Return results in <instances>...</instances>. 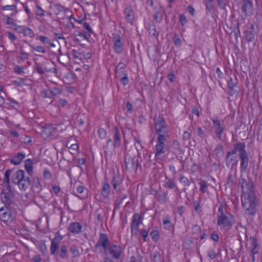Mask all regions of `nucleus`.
<instances>
[{"label": "nucleus", "mask_w": 262, "mask_h": 262, "mask_svg": "<svg viewBox=\"0 0 262 262\" xmlns=\"http://www.w3.org/2000/svg\"><path fill=\"white\" fill-rule=\"evenodd\" d=\"M239 184L242 189L241 202L242 207L247 215L254 216L257 211L259 199L256 194L254 183L241 177Z\"/></svg>", "instance_id": "obj_1"}, {"label": "nucleus", "mask_w": 262, "mask_h": 262, "mask_svg": "<svg viewBox=\"0 0 262 262\" xmlns=\"http://www.w3.org/2000/svg\"><path fill=\"white\" fill-rule=\"evenodd\" d=\"M12 182L18 185L21 191H25L30 185V179L25 176L23 170H17L12 176Z\"/></svg>", "instance_id": "obj_2"}, {"label": "nucleus", "mask_w": 262, "mask_h": 262, "mask_svg": "<svg viewBox=\"0 0 262 262\" xmlns=\"http://www.w3.org/2000/svg\"><path fill=\"white\" fill-rule=\"evenodd\" d=\"M226 212L225 207L222 204H220L218 209L217 225L223 228L230 227L232 225V215L228 216Z\"/></svg>", "instance_id": "obj_3"}, {"label": "nucleus", "mask_w": 262, "mask_h": 262, "mask_svg": "<svg viewBox=\"0 0 262 262\" xmlns=\"http://www.w3.org/2000/svg\"><path fill=\"white\" fill-rule=\"evenodd\" d=\"M155 129L158 136H164L166 138L169 133V129L163 117L159 116L154 119Z\"/></svg>", "instance_id": "obj_4"}, {"label": "nucleus", "mask_w": 262, "mask_h": 262, "mask_svg": "<svg viewBox=\"0 0 262 262\" xmlns=\"http://www.w3.org/2000/svg\"><path fill=\"white\" fill-rule=\"evenodd\" d=\"M110 241L107 234L100 233L99 234V238L96 245L95 246L94 251L99 250L100 252L102 251V249L105 252H107V249L110 246Z\"/></svg>", "instance_id": "obj_5"}, {"label": "nucleus", "mask_w": 262, "mask_h": 262, "mask_svg": "<svg viewBox=\"0 0 262 262\" xmlns=\"http://www.w3.org/2000/svg\"><path fill=\"white\" fill-rule=\"evenodd\" d=\"M167 140L164 136L160 135L157 138V143L156 145L155 158L161 159V155L165 154L167 147L165 144Z\"/></svg>", "instance_id": "obj_6"}, {"label": "nucleus", "mask_w": 262, "mask_h": 262, "mask_svg": "<svg viewBox=\"0 0 262 262\" xmlns=\"http://www.w3.org/2000/svg\"><path fill=\"white\" fill-rule=\"evenodd\" d=\"M15 219L10 208L7 205L0 208V220L5 223H10Z\"/></svg>", "instance_id": "obj_7"}, {"label": "nucleus", "mask_w": 262, "mask_h": 262, "mask_svg": "<svg viewBox=\"0 0 262 262\" xmlns=\"http://www.w3.org/2000/svg\"><path fill=\"white\" fill-rule=\"evenodd\" d=\"M112 39L114 45L113 49L115 52L118 54L122 53L124 51V43L120 35L117 32L113 33Z\"/></svg>", "instance_id": "obj_8"}, {"label": "nucleus", "mask_w": 262, "mask_h": 262, "mask_svg": "<svg viewBox=\"0 0 262 262\" xmlns=\"http://www.w3.org/2000/svg\"><path fill=\"white\" fill-rule=\"evenodd\" d=\"M114 139L115 140L114 143L111 145V148H108L107 146H105L104 148V152L108 154H112V152L115 150L116 147H119L121 145V139L120 136L119 131L118 128L117 127H115L114 128Z\"/></svg>", "instance_id": "obj_9"}, {"label": "nucleus", "mask_w": 262, "mask_h": 262, "mask_svg": "<svg viewBox=\"0 0 262 262\" xmlns=\"http://www.w3.org/2000/svg\"><path fill=\"white\" fill-rule=\"evenodd\" d=\"M62 239L63 236L59 232H57L55 237L51 242L50 251L52 255H55L58 253L59 245Z\"/></svg>", "instance_id": "obj_10"}, {"label": "nucleus", "mask_w": 262, "mask_h": 262, "mask_svg": "<svg viewBox=\"0 0 262 262\" xmlns=\"http://www.w3.org/2000/svg\"><path fill=\"white\" fill-rule=\"evenodd\" d=\"M123 250L122 247L118 245H111L107 249V251L109 252L112 257L116 259L121 257Z\"/></svg>", "instance_id": "obj_11"}, {"label": "nucleus", "mask_w": 262, "mask_h": 262, "mask_svg": "<svg viewBox=\"0 0 262 262\" xmlns=\"http://www.w3.org/2000/svg\"><path fill=\"white\" fill-rule=\"evenodd\" d=\"M234 154L231 151H228L226 157V165L228 167L232 169L235 165H236L238 162L237 157L234 156Z\"/></svg>", "instance_id": "obj_12"}, {"label": "nucleus", "mask_w": 262, "mask_h": 262, "mask_svg": "<svg viewBox=\"0 0 262 262\" xmlns=\"http://www.w3.org/2000/svg\"><path fill=\"white\" fill-rule=\"evenodd\" d=\"M212 122L216 136L219 140H221L222 139V135L224 130V128L221 124L220 121L219 119H212Z\"/></svg>", "instance_id": "obj_13"}, {"label": "nucleus", "mask_w": 262, "mask_h": 262, "mask_svg": "<svg viewBox=\"0 0 262 262\" xmlns=\"http://www.w3.org/2000/svg\"><path fill=\"white\" fill-rule=\"evenodd\" d=\"M239 157L241 160V172H245L249 165L248 154L247 152L245 154H241Z\"/></svg>", "instance_id": "obj_14"}, {"label": "nucleus", "mask_w": 262, "mask_h": 262, "mask_svg": "<svg viewBox=\"0 0 262 262\" xmlns=\"http://www.w3.org/2000/svg\"><path fill=\"white\" fill-rule=\"evenodd\" d=\"M124 14L127 23L133 25L135 19V13L133 8L130 6L126 7L124 10Z\"/></svg>", "instance_id": "obj_15"}, {"label": "nucleus", "mask_w": 262, "mask_h": 262, "mask_svg": "<svg viewBox=\"0 0 262 262\" xmlns=\"http://www.w3.org/2000/svg\"><path fill=\"white\" fill-rule=\"evenodd\" d=\"M245 144L243 142H238L233 145V149L230 151L231 153L236 155L238 152L239 156L247 152L245 149Z\"/></svg>", "instance_id": "obj_16"}, {"label": "nucleus", "mask_w": 262, "mask_h": 262, "mask_svg": "<svg viewBox=\"0 0 262 262\" xmlns=\"http://www.w3.org/2000/svg\"><path fill=\"white\" fill-rule=\"evenodd\" d=\"M242 9L246 16L250 13L253 9L252 0H243Z\"/></svg>", "instance_id": "obj_17"}, {"label": "nucleus", "mask_w": 262, "mask_h": 262, "mask_svg": "<svg viewBox=\"0 0 262 262\" xmlns=\"http://www.w3.org/2000/svg\"><path fill=\"white\" fill-rule=\"evenodd\" d=\"M82 225L78 222H73L69 224L68 230L74 234H78L81 232Z\"/></svg>", "instance_id": "obj_18"}, {"label": "nucleus", "mask_w": 262, "mask_h": 262, "mask_svg": "<svg viewBox=\"0 0 262 262\" xmlns=\"http://www.w3.org/2000/svg\"><path fill=\"white\" fill-rule=\"evenodd\" d=\"M26 155L24 153L18 152L10 160V163L15 165L20 164L25 158Z\"/></svg>", "instance_id": "obj_19"}, {"label": "nucleus", "mask_w": 262, "mask_h": 262, "mask_svg": "<svg viewBox=\"0 0 262 262\" xmlns=\"http://www.w3.org/2000/svg\"><path fill=\"white\" fill-rule=\"evenodd\" d=\"M111 192V187L106 181L102 182V186L101 191V194L105 198H108Z\"/></svg>", "instance_id": "obj_20"}, {"label": "nucleus", "mask_w": 262, "mask_h": 262, "mask_svg": "<svg viewBox=\"0 0 262 262\" xmlns=\"http://www.w3.org/2000/svg\"><path fill=\"white\" fill-rule=\"evenodd\" d=\"M52 9L56 15L59 14L60 12L64 11L65 14H71V11L68 9H65L59 4H55L53 5Z\"/></svg>", "instance_id": "obj_21"}, {"label": "nucleus", "mask_w": 262, "mask_h": 262, "mask_svg": "<svg viewBox=\"0 0 262 262\" xmlns=\"http://www.w3.org/2000/svg\"><path fill=\"white\" fill-rule=\"evenodd\" d=\"M250 240L251 242L250 248L252 255L257 254L258 252L257 250L258 244L257 239L255 237L251 236L250 237Z\"/></svg>", "instance_id": "obj_22"}, {"label": "nucleus", "mask_w": 262, "mask_h": 262, "mask_svg": "<svg viewBox=\"0 0 262 262\" xmlns=\"http://www.w3.org/2000/svg\"><path fill=\"white\" fill-rule=\"evenodd\" d=\"M25 169L29 175L33 173V160L31 159H27L25 162Z\"/></svg>", "instance_id": "obj_23"}, {"label": "nucleus", "mask_w": 262, "mask_h": 262, "mask_svg": "<svg viewBox=\"0 0 262 262\" xmlns=\"http://www.w3.org/2000/svg\"><path fill=\"white\" fill-rule=\"evenodd\" d=\"M11 169L6 170V171H5V178H4V183L5 184V185L7 187V190H8L9 191H10L9 177L11 174Z\"/></svg>", "instance_id": "obj_24"}, {"label": "nucleus", "mask_w": 262, "mask_h": 262, "mask_svg": "<svg viewBox=\"0 0 262 262\" xmlns=\"http://www.w3.org/2000/svg\"><path fill=\"white\" fill-rule=\"evenodd\" d=\"M126 67V65L125 63L120 62L117 65L116 68V77H121V72L124 71Z\"/></svg>", "instance_id": "obj_25"}, {"label": "nucleus", "mask_w": 262, "mask_h": 262, "mask_svg": "<svg viewBox=\"0 0 262 262\" xmlns=\"http://www.w3.org/2000/svg\"><path fill=\"white\" fill-rule=\"evenodd\" d=\"M121 76L118 77V78H120L121 83L124 85L125 86L129 83V80L127 77V73L126 71H123L121 72Z\"/></svg>", "instance_id": "obj_26"}, {"label": "nucleus", "mask_w": 262, "mask_h": 262, "mask_svg": "<svg viewBox=\"0 0 262 262\" xmlns=\"http://www.w3.org/2000/svg\"><path fill=\"white\" fill-rule=\"evenodd\" d=\"M163 223L164 228L166 230H169L171 229L172 224L170 220V217L168 216L163 218Z\"/></svg>", "instance_id": "obj_27"}, {"label": "nucleus", "mask_w": 262, "mask_h": 262, "mask_svg": "<svg viewBox=\"0 0 262 262\" xmlns=\"http://www.w3.org/2000/svg\"><path fill=\"white\" fill-rule=\"evenodd\" d=\"M58 252L61 258L65 259L68 257V248L66 245H62Z\"/></svg>", "instance_id": "obj_28"}, {"label": "nucleus", "mask_w": 262, "mask_h": 262, "mask_svg": "<svg viewBox=\"0 0 262 262\" xmlns=\"http://www.w3.org/2000/svg\"><path fill=\"white\" fill-rule=\"evenodd\" d=\"M124 162L127 170H130L134 167L135 162L133 159L129 158L127 159L125 158Z\"/></svg>", "instance_id": "obj_29"}, {"label": "nucleus", "mask_w": 262, "mask_h": 262, "mask_svg": "<svg viewBox=\"0 0 262 262\" xmlns=\"http://www.w3.org/2000/svg\"><path fill=\"white\" fill-rule=\"evenodd\" d=\"M127 198L126 194L120 195L116 198L114 202V207L115 209H118L120 208V206L121 204L124 199Z\"/></svg>", "instance_id": "obj_30"}, {"label": "nucleus", "mask_w": 262, "mask_h": 262, "mask_svg": "<svg viewBox=\"0 0 262 262\" xmlns=\"http://www.w3.org/2000/svg\"><path fill=\"white\" fill-rule=\"evenodd\" d=\"M252 29L251 30H247L245 31V36L246 40L248 41H252L254 39V34L253 33V26H252Z\"/></svg>", "instance_id": "obj_31"}, {"label": "nucleus", "mask_w": 262, "mask_h": 262, "mask_svg": "<svg viewBox=\"0 0 262 262\" xmlns=\"http://www.w3.org/2000/svg\"><path fill=\"white\" fill-rule=\"evenodd\" d=\"M166 181L165 182V187L169 189H173L177 187V185L174 180L171 179L166 178Z\"/></svg>", "instance_id": "obj_32"}, {"label": "nucleus", "mask_w": 262, "mask_h": 262, "mask_svg": "<svg viewBox=\"0 0 262 262\" xmlns=\"http://www.w3.org/2000/svg\"><path fill=\"white\" fill-rule=\"evenodd\" d=\"M38 39L43 43L48 44L51 47H54L55 45L52 42L50 39L47 36L40 35L38 37Z\"/></svg>", "instance_id": "obj_33"}, {"label": "nucleus", "mask_w": 262, "mask_h": 262, "mask_svg": "<svg viewBox=\"0 0 262 262\" xmlns=\"http://www.w3.org/2000/svg\"><path fill=\"white\" fill-rule=\"evenodd\" d=\"M8 102H7V104L10 107L15 109H17L19 107V104L16 100L11 98H9L8 99Z\"/></svg>", "instance_id": "obj_34"}, {"label": "nucleus", "mask_w": 262, "mask_h": 262, "mask_svg": "<svg viewBox=\"0 0 262 262\" xmlns=\"http://www.w3.org/2000/svg\"><path fill=\"white\" fill-rule=\"evenodd\" d=\"M121 181L119 176H114L112 184L114 189H117V187L120 185Z\"/></svg>", "instance_id": "obj_35"}, {"label": "nucleus", "mask_w": 262, "mask_h": 262, "mask_svg": "<svg viewBox=\"0 0 262 262\" xmlns=\"http://www.w3.org/2000/svg\"><path fill=\"white\" fill-rule=\"evenodd\" d=\"M180 182L184 186V191H185L186 187L189 186L190 183L188 179L184 176H181L180 178Z\"/></svg>", "instance_id": "obj_36"}, {"label": "nucleus", "mask_w": 262, "mask_h": 262, "mask_svg": "<svg viewBox=\"0 0 262 262\" xmlns=\"http://www.w3.org/2000/svg\"><path fill=\"white\" fill-rule=\"evenodd\" d=\"M167 193L168 191H166L162 193L158 194L157 196L158 201L161 203H165L167 201Z\"/></svg>", "instance_id": "obj_37"}, {"label": "nucleus", "mask_w": 262, "mask_h": 262, "mask_svg": "<svg viewBox=\"0 0 262 262\" xmlns=\"http://www.w3.org/2000/svg\"><path fill=\"white\" fill-rule=\"evenodd\" d=\"M199 185L200 190L202 193H204L207 192L208 184L205 181L202 180H200V182H199Z\"/></svg>", "instance_id": "obj_38"}, {"label": "nucleus", "mask_w": 262, "mask_h": 262, "mask_svg": "<svg viewBox=\"0 0 262 262\" xmlns=\"http://www.w3.org/2000/svg\"><path fill=\"white\" fill-rule=\"evenodd\" d=\"M70 251L72 254V257L74 258L77 257L80 255L78 248L75 245H72L71 247Z\"/></svg>", "instance_id": "obj_39"}, {"label": "nucleus", "mask_w": 262, "mask_h": 262, "mask_svg": "<svg viewBox=\"0 0 262 262\" xmlns=\"http://www.w3.org/2000/svg\"><path fill=\"white\" fill-rule=\"evenodd\" d=\"M214 151L217 157L223 156L224 154L223 146L221 144H217L215 148Z\"/></svg>", "instance_id": "obj_40"}, {"label": "nucleus", "mask_w": 262, "mask_h": 262, "mask_svg": "<svg viewBox=\"0 0 262 262\" xmlns=\"http://www.w3.org/2000/svg\"><path fill=\"white\" fill-rule=\"evenodd\" d=\"M29 46L32 48L33 50L37 52L45 54L47 52L46 49L42 46H33L29 44Z\"/></svg>", "instance_id": "obj_41"}, {"label": "nucleus", "mask_w": 262, "mask_h": 262, "mask_svg": "<svg viewBox=\"0 0 262 262\" xmlns=\"http://www.w3.org/2000/svg\"><path fill=\"white\" fill-rule=\"evenodd\" d=\"M141 220L142 217L141 215L139 213H135L133 216L132 224L139 225L141 223Z\"/></svg>", "instance_id": "obj_42"}, {"label": "nucleus", "mask_w": 262, "mask_h": 262, "mask_svg": "<svg viewBox=\"0 0 262 262\" xmlns=\"http://www.w3.org/2000/svg\"><path fill=\"white\" fill-rule=\"evenodd\" d=\"M23 34L25 36H27L30 38H33L35 36L34 33L32 31V30L27 27H26V28H25Z\"/></svg>", "instance_id": "obj_43"}, {"label": "nucleus", "mask_w": 262, "mask_h": 262, "mask_svg": "<svg viewBox=\"0 0 262 262\" xmlns=\"http://www.w3.org/2000/svg\"><path fill=\"white\" fill-rule=\"evenodd\" d=\"M62 92V89L60 86H56L52 88V90H50V93L52 95L58 96L60 95Z\"/></svg>", "instance_id": "obj_44"}, {"label": "nucleus", "mask_w": 262, "mask_h": 262, "mask_svg": "<svg viewBox=\"0 0 262 262\" xmlns=\"http://www.w3.org/2000/svg\"><path fill=\"white\" fill-rule=\"evenodd\" d=\"M149 33L150 35L156 37L158 36V32H157L156 27L155 26H151L149 28Z\"/></svg>", "instance_id": "obj_45"}, {"label": "nucleus", "mask_w": 262, "mask_h": 262, "mask_svg": "<svg viewBox=\"0 0 262 262\" xmlns=\"http://www.w3.org/2000/svg\"><path fill=\"white\" fill-rule=\"evenodd\" d=\"M2 193L4 194V197H2L3 202L6 204V205H10L11 203V200L9 197V194L8 193Z\"/></svg>", "instance_id": "obj_46"}, {"label": "nucleus", "mask_w": 262, "mask_h": 262, "mask_svg": "<svg viewBox=\"0 0 262 262\" xmlns=\"http://www.w3.org/2000/svg\"><path fill=\"white\" fill-rule=\"evenodd\" d=\"M201 200H197L193 202V205H194V210L198 212V213H200L202 212V210L201 209Z\"/></svg>", "instance_id": "obj_47"}, {"label": "nucleus", "mask_w": 262, "mask_h": 262, "mask_svg": "<svg viewBox=\"0 0 262 262\" xmlns=\"http://www.w3.org/2000/svg\"><path fill=\"white\" fill-rule=\"evenodd\" d=\"M151 238L153 241L157 242L159 238V232L158 230H154L150 233Z\"/></svg>", "instance_id": "obj_48"}, {"label": "nucleus", "mask_w": 262, "mask_h": 262, "mask_svg": "<svg viewBox=\"0 0 262 262\" xmlns=\"http://www.w3.org/2000/svg\"><path fill=\"white\" fill-rule=\"evenodd\" d=\"M78 23H80V24H83V27L90 33H92L93 32V31H92V29L91 27V26H90V25L87 23L85 21H84V20H78Z\"/></svg>", "instance_id": "obj_49"}, {"label": "nucleus", "mask_w": 262, "mask_h": 262, "mask_svg": "<svg viewBox=\"0 0 262 262\" xmlns=\"http://www.w3.org/2000/svg\"><path fill=\"white\" fill-rule=\"evenodd\" d=\"M154 17L156 21L158 23H160L163 19V15L159 11H157L155 13Z\"/></svg>", "instance_id": "obj_50"}, {"label": "nucleus", "mask_w": 262, "mask_h": 262, "mask_svg": "<svg viewBox=\"0 0 262 262\" xmlns=\"http://www.w3.org/2000/svg\"><path fill=\"white\" fill-rule=\"evenodd\" d=\"M20 56L19 58L22 60H25L29 58L30 54L28 53L25 52L24 50L19 51Z\"/></svg>", "instance_id": "obj_51"}, {"label": "nucleus", "mask_w": 262, "mask_h": 262, "mask_svg": "<svg viewBox=\"0 0 262 262\" xmlns=\"http://www.w3.org/2000/svg\"><path fill=\"white\" fill-rule=\"evenodd\" d=\"M24 69L25 68L23 67H20L18 65H15L14 67V71L17 74L24 73Z\"/></svg>", "instance_id": "obj_52"}, {"label": "nucleus", "mask_w": 262, "mask_h": 262, "mask_svg": "<svg viewBox=\"0 0 262 262\" xmlns=\"http://www.w3.org/2000/svg\"><path fill=\"white\" fill-rule=\"evenodd\" d=\"M33 186L38 188L39 190L40 189V183L38 178H34L32 181Z\"/></svg>", "instance_id": "obj_53"}, {"label": "nucleus", "mask_w": 262, "mask_h": 262, "mask_svg": "<svg viewBox=\"0 0 262 262\" xmlns=\"http://www.w3.org/2000/svg\"><path fill=\"white\" fill-rule=\"evenodd\" d=\"M6 34L8 38L12 42H14L17 39V36L14 34L10 32H7Z\"/></svg>", "instance_id": "obj_54"}, {"label": "nucleus", "mask_w": 262, "mask_h": 262, "mask_svg": "<svg viewBox=\"0 0 262 262\" xmlns=\"http://www.w3.org/2000/svg\"><path fill=\"white\" fill-rule=\"evenodd\" d=\"M98 134H99V137L102 139H105L106 137V132L105 131V130L103 128H100L99 130H98Z\"/></svg>", "instance_id": "obj_55"}, {"label": "nucleus", "mask_w": 262, "mask_h": 262, "mask_svg": "<svg viewBox=\"0 0 262 262\" xmlns=\"http://www.w3.org/2000/svg\"><path fill=\"white\" fill-rule=\"evenodd\" d=\"M139 229V225L136 224H133L131 225V233L132 235H136L137 232Z\"/></svg>", "instance_id": "obj_56"}, {"label": "nucleus", "mask_w": 262, "mask_h": 262, "mask_svg": "<svg viewBox=\"0 0 262 262\" xmlns=\"http://www.w3.org/2000/svg\"><path fill=\"white\" fill-rule=\"evenodd\" d=\"M72 54L73 55L74 57L76 59H81L82 57L81 53H79L77 50L73 49L72 50Z\"/></svg>", "instance_id": "obj_57"}, {"label": "nucleus", "mask_w": 262, "mask_h": 262, "mask_svg": "<svg viewBox=\"0 0 262 262\" xmlns=\"http://www.w3.org/2000/svg\"><path fill=\"white\" fill-rule=\"evenodd\" d=\"M152 260L154 261V262H160V254L159 252H156L154 253L152 256Z\"/></svg>", "instance_id": "obj_58"}, {"label": "nucleus", "mask_w": 262, "mask_h": 262, "mask_svg": "<svg viewBox=\"0 0 262 262\" xmlns=\"http://www.w3.org/2000/svg\"><path fill=\"white\" fill-rule=\"evenodd\" d=\"M197 133L198 135L201 138H204L206 136V135L205 134V132L204 130L202 129L201 127H198L197 128Z\"/></svg>", "instance_id": "obj_59"}, {"label": "nucleus", "mask_w": 262, "mask_h": 262, "mask_svg": "<svg viewBox=\"0 0 262 262\" xmlns=\"http://www.w3.org/2000/svg\"><path fill=\"white\" fill-rule=\"evenodd\" d=\"M208 256L212 259H214L216 256L217 254L216 252H215V250L213 249L210 250L208 252Z\"/></svg>", "instance_id": "obj_60"}, {"label": "nucleus", "mask_w": 262, "mask_h": 262, "mask_svg": "<svg viewBox=\"0 0 262 262\" xmlns=\"http://www.w3.org/2000/svg\"><path fill=\"white\" fill-rule=\"evenodd\" d=\"M219 7L222 9H225L226 4L224 0H217Z\"/></svg>", "instance_id": "obj_61"}, {"label": "nucleus", "mask_w": 262, "mask_h": 262, "mask_svg": "<svg viewBox=\"0 0 262 262\" xmlns=\"http://www.w3.org/2000/svg\"><path fill=\"white\" fill-rule=\"evenodd\" d=\"M173 41L176 46L180 47L181 45L182 42L180 38L178 35H175L173 37Z\"/></svg>", "instance_id": "obj_62"}, {"label": "nucleus", "mask_w": 262, "mask_h": 262, "mask_svg": "<svg viewBox=\"0 0 262 262\" xmlns=\"http://www.w3.org/2000/svg\"><path fill=\"white\" fill-rule=\"evenodd\" d=\"M43 176L45 179H50L52 177V174L48 169H45L43 170Z\"/></svg>", "instance_id": "obj_63"}, {"label": "nucleus", "mask_w": 262, "mask_h": 262, "mask_svg": "<svg viewBox=\"0 0 262 262\" xmlns=\"http://www.w3.org/2000/svg\"><path fill=\"white\" fill-rule=\"evenodd\" d=\"M228 86L231 90H233L236 86L235 84L233 82V79L231 77H230L229 79L228 80Z\"/></svg>", "instance_id": "obj_64"}]
</instances>
